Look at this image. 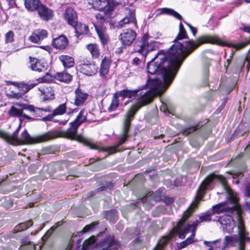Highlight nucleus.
Wrapping results in <instances>:
<instances>
[{
    "instance_id": "nucleus-1",
    "label": "nucleus",
    "mask_w": 250,
    "mask_h": 250,
    "mask_svg": "<svg viewBox=\"0 0 250 250\" xmlns=\"http://www.w3.org/2000/svg\"><path fill=\"white\" fill-rule=\"evenodd\" d=\"M180 61L176 62V58L171 55L168 51V58L163 52H159L150 62L147 63L148 73L160 75L162 80L158 78L153 79L149 85H151L150 90L145 93H140L136 103L131 105L127 110L124 120L122 135L115 146L104 148V151L109 153H115L117 148L125 143L129 135L128 132L130 124L136 112L142 107L150 103L154 98L162 95L167 88L174 80L180 66Z\"/></svg>"
},
{
    "instance_id": "nucleus-2",
    "label": "nucleus",
    "mask_w": 250,
    "mask_h": 250,
    "mask_svg": "<svg viewBox=\"0 0 250 250\" xmlns=\"http://www.w3.org/2000/svg\"><path fill=\"white\" fill-rule=\"evenodd\" d=\"M86 120L85 111L82 110L77 116L74 121L70 123V127L65 131H50L42 134L36 137H32L25 130L21 134L20 138H18V134L20 128V125L18 128L12 134L0 130V137L5 140L8 143H21L22 144H33L37 143H41L47 141L58 137H65L72 140H77L80 142L83 143L92 149H99L108 152V154H113L109 151H104L105 147L100 149L99 147L91 143L88 139L77 135V130L79 126Z\"/></svg>"
},
{
    "instance_id": "nucleus-3",
    "label": "nucleus",
    "mask_w": 250,
    "mask_h": 250,
    "mask_svg": "<svg viewBox=\"0 0 250 250\" xmlns=\"http://www.w3.org/2000/svg\"><path fill=\"white\" fill-rule=\"evenodd\" d=\"M218 181L222 184L224 190L228 193L229 199L233 204L231 207H227L226 203L223 202L213 206L212 209L213 214L227 212L231 213L233 216H236L237 220V228L239 229V234L240 238V246L243 245L245 238L244 223L242 218V211L240 205L238 203V198L236 194L228 186L225 178L221 175L211 174L208 175L202 183L195 197L194 201L191 204L187 210H189V213H192L194 209L197 208L199 203L203 197L204 191L208 188V187L214 181Z\"/></svg>"
},
{
    "instance_id": "nucleus-4",
    "label": "nucleus",
    "mask_w": 250,
    "mask_h": 250,
    "mask_svg": "<svg viewBox=\"0 0 250 250\" xmlns=\"http://www.w3.org/2000/svg\"><path fill=\"white\" fill-rule=\"evenodd\" d=\"M188 36L182 23L179 24V32L175 39L173 45L168 50L169 53L176 58V62L180 61L182 63L184 60L199 46L204 43H213L221 44L220 39L215 36H202L195 41L189 40L185 42L184 46L179 41L188 39Z\"/></svg>"
},
{
    "instance_id": "nucleus-5",
    "label": "nucleus",
    "mask_w": 250,
    "mask_h": 250,
    "mask_svg": "<svg viewBox=\"0 0 250 250\" xmlns=\"http://www.w3.org/2000/svg\"><path fill=\"white\" fill-rule=\"evenodd\" d=\"M191 215V213H189V210H186L182 216V218L178 222L177 226L174 227L175 233H177L179 238L184 239L185 238L186 234L191 232V235L188 237L186 240L181 242L179 245V249H183L188 246V244L193 242V238L195 234V230L197 226V223L192 224H186L185 222L187 220Z\"/></svg>"
},
{
    "instance_id": "nucleus-6",
    "label": "nucleus",
    "mask_w": 250,
    "mask_h": 250,
    "mask_svg": "<svg viewBox=\"0 0 250 250\" xmlns=\"http://www.w3.org/2000/svg\"><path fill=\"white\" fill-rule=\"evenodd\" d=\"M245 231V238L243 245L240 246V238L239 234V229H238V236L236 234H234L231 236H226L225 237L224 241V245L225 247L228 246H233L235 243L239 242V248L238 250H245V242L246 240H250V238L248 236V233L246 231L245 227H244Z\"/></svg>"
},
{
    "instance_id": "nucleus-7",
    "label": "nucleus",
    "mask_w": 250,
    "mask_h": 250,
    "mask_svg": "<svg viewBox=\"0 0 250 250\" xmlns=\"http://www.w3.org/2000/svg\"><path fill=\"white\" fill-rule=\"evenodd\" d=\"M124 17L118 22V26L120 28L127 24H133L135 26L137 25V21L135 18V12L130 9L125 7L122 11Z\"/></svg>"
},
{
    "instance_id": "nucleus-8",
    "label": "nucleus",
    "mask_w": 250,
    "mask_h": 250,
    "mask_svg": "<svg viewBox=\"0 0 250 250\" xmlns=\"http://www.w3.org/2000/svg\"><path fill=\"white\" fill-rule=\"evenodd\" d=\"M233 215L230 214H225L220 217L218 219V222L222 226L224 231L228 233H231L235 226L233 220Z\"/></svg>"
},
{
    "instance_id": "nucleus-9",
    "label": "nucleus",
    "mask_w": 250,
    "mask_h": 250,
    "mask_svg": "<svg viewBox=\"0 0 250 250\" xmlns=\"http://www.w3.org/2000/svg\"><path fill=\"white\" fill-rule=\"evenodd\" d=\"M120 40L124 46H128L133 42L136 37L135 31L132 29L123 30L121 33Z\"/></svg>"
},
{
    "instance_id": "nucleus-10",
    "label": "nucleus",
    "mask_w": 250,
    "mask_h": 250,
    "mask_svg": "<svg viewBox=\"0 0 250 250\" xmlns=\"http://www.w3.org/2000/svg\"><path fill=\"white\" fill-rule=\"evenodd\" d=\"M135 49L136 51L140 52L143 55H146L148 52L153 50L155 49V45L154 42H148L144 38L142 42L136 44Z\"/></svg>"
},
{
    "instance_id": "nucleus-11",
    "label": "nucleus",
    "mask_w": 250,
    "mask_h": 250,
    "mask_svg": "<svg viewBox=\"0 0 250 250\" xmlns=\"http://www.w3.org/2000/svg\"><path fill=\"white\" fill-rule=\"evenodd\" d=\"M64 18L67 23L72 26H75L77 23L76 12L71 7H68L64 13Z\"/></svg>"
},
{
    "instance_id": "nucleus-12",
    "label": "nucleus",
    "mask_w": 250,
    "mask_h": 250,
    "mask_svg": "<svg viewBox=\"0 0 250 250\" xmlns=\"http://www.w3.org/2000/svg\"><path fill=\"white\" fill-rule=\"evenodd\" d=\"M103 250H119V245L112 236L105 239L102 244Z\"/></svg>"
},
{
    "instance_id": "nucleus-13",
    "label": "nucleus",
    "mask_w": 250,
    "mask_h": 250,
    "mask_svg": "<svg viewBox=\"0 0 250 250\" xmlns=\"http://www.w3.org/2000/svg\"><path fill=\"white\" fill-rule=\"evenodd\" d=\"M75 96L74 99V104L77 106H81L86 102L87 99L88 94L84 92L80 88H77L75 92Z\"/></svg>"
},
{
    "instance_id": "nucleus-14",
    "label": "nucleus",
    "mask_w": 250,
    "mask_h": 250,
    "mask_svg": "<svg viewBox=\"0 0 250 250\" xmlns=\"http://www.w3.org/2000/svg\"><path fill=\"white\" fill-rule=\"evenodd\" d=\"M81 72L87 76H92L97 72L98 67L94 63H83L80 65Z\"/></svg>"
},
{
    "instance_id": "nucleus-15",
    "label": "nucleus",
    "mask_w": 250,
    "mask_h": 250,
    "mask_svg": "<svg viewBox=\"0 0 250 250\" xmlns=\"http://www.w3.org/2000/svg\"><path fill=\"white\" fill-rule=\"evenodd\" d=\"M47 36V32L44 29L35 30L30 37V40L34 43H39Z\"/></svg>"
},
{
    "instance_id": "nucleus-16",
    "label": "nucleus",
    "mask_w": 250,
    "mask_h": 250,
    "mask_svg": "<svg viewBox=\"0 0 250 250\" xmlns=\"http://www.w3.org/2000/svg\"><path fill=\"white\" fill-rule=\"evenodd\" d=\"M88 3L91 5L94 8L100 9H104L105 11L112 10L111 7L108 6V0H87Z\"/></svg>"
},
{
    "instance_id": "nucleus-17",
    "label": "nucleus",
    "mask_w": 250,
    "mask_h": 250,
    "mask_svg": "<svg viewBox=\"0 0 250 250\" xmlns=\"http://www.w3.org/2000/svg\"><path fill=\"white\" fill-rule=\"evenodd\" d=\"M37 83L28 82L27 83H20L18 85V87L20 88L22 91V93H13V97L16 99H19L21 98L23 94L27 93L30 89L33 88Z\"/></svg>"
},
{
    "instance_id": "nucleus-18",
    "label": "nucleus",
    "mask_w": 250,
    "mask_h": 250,
    "mask_svg": "<svg viewBox=\"0 0 250 250\" xmlns=\"http://www.w3.org/2000/svg\"><path fill=\"white\" fill-rule=\"evenodd\" d=\"M111 7L112 10L110 11H105L104 9H100L99 8H97L101 12H103V13L101 12L100 13L97 14L96 15V19L99 21L101 23L103 22H106L108 21L109 17V14L111 12H112L114 9V7L110 1L108 0V7Z\"/></svg>"
},
{
    "instance_id": "nucleus-19",
    "label": "nucleus",
    "mask_w": 250,
    "mask_h": 250,
    "mask_svg": "<svg viewBox=\"0 0 250 250\" xmlns=\"http://www.w3.org/2000/svg\"><path fill=\"white\" fill-rule=\"evenodd\" d=\"M38 11L40 17L43 20L48 21L51 19L53 15V11L42 4L38 8Z\"/></svg>"
},
{
    "instance_id": "nucleus-20",
    "label": "nucleus",
    "mask_w": 250,
    "mask_h": 250,
    "mask_svg": "<svg viewBox=\"0 0 250 250\" xmlns=\"http://www.w3.org/2000/svg\"><path fill=\"white\" fill-rule=\"evenodd\" d=\"M68 44V40L64 35H61L54 39L52 44L56 49H64Z\"/></svg>"
},
{
    "instance_id": "nucleus-21",
    "label": "nucleus",
    "mask_w": 250,
    "mask_h": 250,
    "mask_svg": "<svg viewBox=\"0 0 250 250\" xmlns=\"http://www.w3.org/2000/svg\"><path fill=\"white\" fill-rule=\"evenodd\" d=\"M47 65L46 63L41 62L37 59H33L31 60V68L35 71L39 72H45L47 70Z\"/></svg>"
},
{
    "instance_id": "nucleus-22",
    "label": "nucleus",
    "mask_w": 250,
    "mask_h": 250,
    "mask_svg": "<svg viewBox=\"0 0 250 250\" xmlns=\"http://www.w3.org/2000/svg\"><path fill=\"white\" fill-rule=\"evenodd\" d=\"M146 87V84L143 85L141 87H139L137 89L134 90H130L128 89H125L119 91V92H116L118 95L119 97H122L123 98H131L132 97L136 95L139 91L140 90L145 89Z\"/></svg>"
},
{
    "instance_id": "nucleus-23",
    "label": "nucleus",
    "mask_w": 250,
    "mask_h": 250,
    "mask_svg": "<svg viewBox=\"0 0 250 250\" xmlns=\"http://www.w3.org/2000/svg\"><path fill=\"white\" fill-rule=\"evenodd\" d=\"M175 232L174 228L171 231L169 235L165 236L162 238L153 250H162L168 241L174 235Z\"/></svg>"
},
{
    "instance_id": "nucleus-24",
    "label": "nucleus",
    "mask_w": 250,
    "mask_h": 250,
    "mask_svg": "<svg viewBox=\"0 0 250 250\" xmlns=\"http://www.w3.org/2000/svg\"><path fill=\"white\" fill-rule=\"evenodd\" d=\"M95 28L102 43L104 45L107 44L109 37L106 32L105 27L101 26V28H99L98 26H95Z\"/></svg>"
},
{
    "instance_id": "nucleus-25",
    "label": "nucleus",
    "mask_w": 250,
    "mask_h": 250,
    "mask_svg": "<svg viewBox=\"0 0 250 250\" xmlns=\"http://www.w3.org/2000/svg\"><path fill=\"white\" fill-rule=\"evenodd\" d=\"M110 63V60L106 57H105L102 61L100 72L103 78L106 77V75L109 71Z\"/></svg>"
},
{
    "instance_id": "nucleus-26",
    "label": "nucleus",
    "mask_w": 250,
    "mask_h": 250,
    "mask_svg": "<svg viewBox=\"0 0 250 250\" xmlns=\"http://www.w3.org/2000/svg\"><path fill=\"white\" fill-rule=\"evenodd\" d=\"M41 4H42L39 0H24L25 6L29 11L38 10Z\"/></svg>"
},
{
    "instance_id": "nucleus-27",
    "label": "nucleus",
    "mask_w": 250,
    "mask_h": 250,
    "mask_svg": "<svg viewBox=\"0 0 250 250\" xmlns=\"http://www.w3.org/2000/svg\"><path fill=\"white\" fill-rule=\"evenodd\" d=\"M59 60L65 68H70L74 65V59L69 56L61 55L59 57Z\"/></svg>"
},
{
    "instance_id": "nucleus-28",
    "label": "nucleus",
    "mask_w": 250,
    "mask_h": 250,
    "mask_svg": "<svg viewBox=\"0 0 250 250\" xmlns=\"http://www.w3.org/2000/svg\"><path fill=\"white\" fill-rule=\"evenodd\" d=\"M87 49L90 52L93 58H98L100 55V50L97 44L95 43L89 44Z\"/></svg>"
},
{
    "instance_id": "nucleus-29",
    "label": "nucleus",
    "mask_w": 250,
    "mask_h": 250,
    "mask_svg": "<svg viewBox=\"0 0 250 250\" xmlns=\"http://www.w3.org/2000/svg\"><path fill=\"white\" fill-rule=\"evenodd\" d=\"M55 78L57 80L64 83H69L72 80L71 75L65 72L57 73Z\"/></svg>"
},
{
    "instance_id": "nucleus-30",
    "label": "nucleus",
    "mask_w": 250,
    "mask_h": 250,
    "mask_svg": "<svg viewBox=\"0 0 250 250\" xmlns=\"http://www.w3.org/2000/svg\"><path fill=\"white\" fill-rule=\"evenodd\" d=\"M75 31L77 36L83 34H86L88 32V28L87 26L81 23H77L75 26Z\"/></svg>"
},
{
    "instance_id": "nucleus-31",
    "label": "nucleus",
    "mask_w": 250,
    "mask_h": 250,
    "mask_svg": "<svg viewBox=\"0 0 250 250\" xmlns=\"http://www.w3.org/2000/svg\"><path fill=\"white\" fill-rule=\"evenodd\" d=\"M8 115L12 117H20L22 115V109L12 106L8 111Z\"/></svg>"
},
{
    "instance_id": "nucleus-32",
    "label": "nucleus",
    "mask_w": 250,
    "mask_h": 250,
    "mask_svg": "<svg viewBox=\"0 0 250 250\" xmlns=\"http://www.w3.org/2000/svg\"><path fill=\"white\" fill-rule=\"evenodd\" d=\"M161 13L167 14L172 15L176 19H179L180 20H181L182 19V16L178 13L170 8H164L161 10Z\"/></svg>"
},
{
    "instance_id": "nucleus-33",
    "label": "nucleus",
    "mask_w": 250,
    "mask_h": 250,
    "mask_svg": "<svg viewBox=\"0 0 250 250\" xmlns=\"http://www.w3.org/2000/svg\"><path fill=\"white\" fill-rule=\"evenodd\" d=\"M33 221L31 220H28L26 222L20 224L16 226L15 230L16 231H23L27 229L29 227L33 225Z\"/></svg>"
},
{
    "instance_id": "nucleus-34",
    "label": "nucleus",
    "mask_w": 250,
    "mask_h": 250,
    "mask_svg": "<svg viewBox=\"0 0 250 250\" xmlns=\"http://www.w3.org/2000/svg\"><path fill=\"white\" fill-rule=\"evenodd\" d=\"M119 96L115 93L112 98V102L108 109L109 111H112L116 109L119 106V102L118 98Z\"/></svg>"
},
{
    "instance_id": "nucleus-35",
    "label": "nucleus",
    "mask_w": 250,
    "mask_h": 250,
    "mask_svg": "<svg viewBox=\"0 0 250 250\" xmlns=\"http://www.w3.org/2000/svg\"><path fill=\"white\" fill-rule=\"evenodd\" d=\"M66 110V105L65 104H60L58 107L53 111V116L62 115L63 114Z\"/></svg>"
},
{
    "instance_id": "nucleus-36",
    "label": "nucleus",
    "mask_w": 250,
    "mask_h": 250,
    "mask_svg": "<svg viewBox=\"0 0 250 250\" xmlns=\"http://www.w3.org/2000/svg\"><path fill=\"white\" fill-rule=\"evenodd\" d=\"M14 34L12 31L8 32L5 36V41L6 43L12 42L14 41Z\"/></svg>"
},
{
    "instance_id": "nucleus-37",
    "label": "nucleus",
    "mask_w": 250,
    "mask_h": 250,
    "mask_svg": "<svg viewBox=\"0 0 250 250\" xmlns=\"http://www.w3.org/2000/svg\"><path fill=\"white\" fill-rule=\"evenodd\" d=\"M95 238H90L89 239L85 240L83 246V250H86L89 245L94 243Z\"/></svg>"
},
{
    "instance_id": "nucleus-38",
    "label": "nucleus",
    "mask_w": 250,
    "mask_h": 250,
    "mask_svg": "<svg viewBox=\"0 0 250 250\" xmlns=\"http://www.w3.org/2000/svg\"><path fill=\"white\" fill-rule=\"evenodd\" d=\"M25 109H26L30 111L34 112L36 117H38V113L40 112V110H41L40 108L35 107L34 106L31 105H28L27 107L25 108ZM39 116H40V115Z\"/></svg>"
},
{
    "instance_id": "nucleus-39",
    "label": "nucleus",
    "mask_w": 250,
    "mask_h": 250,
    "mask_svg": "<svg viewBox=\"0 0 250 250\" xmlns=\"http://www.w3.org/2000/svg\"><path fill=\"white\" fill-rule=\"evenodd\" d=\"M141 62L140 59L137 57L133 59L132 61V65L130 67H133V69L136 70L139 68L138 65Z\"/></svg>"
},
{
    "instance_id": "nucleus-40",
    "label": "nucleus",
    "mask_w": 250,
    "mask_h": 250,
    "mask_svg": "<svg viewBox=\"0 0 250 250\" xmlns=\"http://www.w3.org/2000/svg\"><path fill=\"white\" fill-rule=\"evenodd\" d=\"M211 214H204L202 216H200V217H199V219H200V222H205V221H210L211 219Z\"/></svg>"
},
{
    "instance_id": "nucleus-41",
    "label": "nucleus",
    "mask_w": 250,
    "mask_h": 250,
    "mask_svg": "<svg viewBox=\"0 0 250 250\" xmlns=\"http://www.w3.org/2000/svg\"><path fill=\"white\" fill-rule=\"evenodd\" d=\"M54 229H53V228H51L49 230H48L45 233V234L43 236V237H42L43 240H44V241L48 239V238L51 235V234H52V233L54 231Z\"/></svg>"
},
{
    "instance_id": "nucleus-42",
    "label": "nucleus",
    "mask_w": 250,
    "mask_h": 250,
    "mask_svg": "<svg viewBox=\"0 0 250 250\" xmlns=\"http://www.w3.org/2000/svg\"><path fill=\"white\" fill-rule=\"evenodd\" d=\"M96 224V223L95 222H93V223H92L91 224H89V225H87L86 226H85L83 229V231L84 232H86L88 231H89V230H90L92 228H93L94 227V226Z\"/></svg>"
},
{
    "instance_id": "nucleus-43",
    "label": "nucleus",
    "mask_w": 250,
    "mask_h": 250,
    "mask_svg": "<svg viewBox=\"0 0 250 250\" xmlns=\"http://www.w3.org/2000/svg\"><path fill=\"white\" fill-rule=\"evenodd\" d=\"M52 80L51 76L47 72L46 73V75L42 77V81L44 82H48Z\"/></svg>"
},
{
    "instance_id": "nucleus-44",
    "label": "nucleus",
    "mask_w": 250,
    "mask_h": 250,
    "mask_svg": "<svg viewBox=\"0 0 250 250\" xmlns=\"http://www.w3.org/2000/svg\"><path fill=\"white\" fill-rule=\"evenodd\" d=\"M184 22L189 28L191 32H192L193 35L194 36H195L197 33V29L195 28H194V27H193L192 25H191L190 24L187 22L186 21H184Z\"/></svg>"
},
{
    "instance_id": "nucleus-45",
    "label": "nucleus",
    "mask_w": 250,
    "mask_h": 250,
    "mask_svg": "<svg viewBox=\"0 0 250 250\" xmlns=\"http://www.w3.org/2000/svg\"><path fill=\"white\" fill-rule=\"evenodd\" d=\"M245 194L250 197V183H248L246 185Z\"/></svg>"
},
{
    "instance_id": "nucleus-46",
    "label": "nucleus",
    "mask_w": 250,
    "mask_h": 250,
    "mask_svg": "<svg viewBox=\"0 0 250 250\" xmlns=\"http://www.w3.org/2000/svg\"><path fill=\"white\" fill-rule=\"evenodd\" d=\"M54 116H53V114L52 115H48L47 116L42 118V121L44 122L51 121Z\"/></svg>"
},
{
    "instance_id": "nucleus-47",
    "label": "nucleus",
    "mask_w": 250,
    "mask_h": 250,
    "mask_svg": "<svg viewBox=\"0 0 250 250\" xmlns=\"http://www.w3.org/2000/svg\"><path fill=\"white\" fill-rule=\"evenodd\" d=\"M21 246L28 245L30 243V241L27 239V238H24L21 240Z\"/></svg>"
},
{
    "instance_id": "nucleus-48",
    "label": "nucleus",
    "mask_w": 250,
    "mask_h": 250,
    "mask_svg": "<svg viewBox=\"0 0 250 250\" xmlns=\"http://www.w3.org/2000/svg\"><path fill=\"white\" fill-rule=\"evenodd\" d=\"M40 112L38 114H40L42 111H44L46 112H49L51 111V107H47L45 108H40Z\"/></svg>"
},
{
    "instance_id": "nucleus-49",
    "label": "nucleus",
    "mask_w": 250,
    "mask_h": 250,
    "mask_svg": "<svg viewBox=\"0 0 250 250\" xmlns=\"http://www.w3.org/2000/svg\"><path fill=\"white\" fill-rule=\"evenodd\" d=\"M21 116L28 120H30V121H33L35 120V119L32 118L30 117V116H29L26 114H24L23 113H22V115H21Z\"/></svg>"
},
{
    "instance_id": "nucleus-50",
    "label": "nucleus",
    "mask_w": 250,
    "mask_h": 250,
    "mask_svg": "<svg viewBox=\"0 0 250 250\" xmlns=\"http://www.w3.org/2000/svg\"><path fill=\"white\" fill-rule=\"evenodd\" d=\"M120 0H114V1H111V4H113V7L117 4H119L120 3H121V2L120 1Z\"/></svg>"
},
{
    "instance_id": "nucleus-51",
    "label": "nucleus",
    "mask_w": 250,
    "mask_h": 250,
    "mask_svg": "<svg viewBox=\"0 0 250 250\" xmlns=\"http://www.w3.org/2000/svg\"><path fill=\"white\" fill-rule=\"evenodd\" d=\"M194 130H195V129L193 128H189V129H188L187 130H186L185 132V134H189V133L192 132L193 131H194Z\"/></svg>"
},
{
    "instance_id": "nucleus-52",
    "label": "nucleus",
    "mask_w": 250,
    "mask_h": 250,
    "mask_svg": "<svg viewBox=\"0 0 250 250\" xmlns=\"http://www.w3.org/2000/svg\"><path fill=\"white\" fill-rule=\"evenodd\" d=\"M244 31L246 32L250 33V27H245L244 28Z\"/></svg>"
},
{
    "instance_id": "nucleus-53",
    "label": "nucleus",
    "mask_w": 250,
    "mask_h": 250,
    "mask_svg": "<svg viewBox=\"0 0 250 250\" xmlns=\"http://www.w3.org/2000/svg\"><path fill=\"white\" fill-rule=\"evenodd\" d=\"M245 151L250 152V143L245 148Z\"/></svg>"
},
{
    "instance_id": "nucleus-54",
    "label": "nucleus",
    "mask_w": 250,
    "mask_h": 250,
    "mask_svg": "<svg viewBox=\"0 0 250 250\" xmlns=\"http://www.w3.org/2000/svg\"><path fill=\"white\" fill-rule=\"evenodd\" d=\"M68 121V120H65L64 121H62V122H60V123L63 125H65L66 124L67 122Z\"/></svg>"
},
{
    "instance_id": "nucleus-55",
    "label": "nucleus",
    "mask_w": 250,
    "mask_h": 250,
    "mask_svg": "<svg viewBox=\"0 0 250 250\" xmlns=\"http://www.w3.org/2000/svg\"><path fill=\"white\" fill-rule=\"evenodd\" d=\"M209 243V242H208V241H205L204 242V244L205 245H207V246H208V244Z\"/></svg>"
},
{
    "instance_id": "nucleus-56",
    "label": "nucleus",
    "mask_w": 250,
    "mask_h": 250,
    "mask_svg": "<svg viewBox=\"0 0 250 250\" xmlns=\"http://www.w3.org/2000/svg\"><path fill=\"white\" fill-rule=\"evenodd\" d=\"M245 1L247 3H250V0H245Z\"/></svg>"
},
{
    "instance_id": "nucleus-57",
    "label": "nucleus",
    "mask_w": 250,
    "mask_h": 250,
    "mask_svg": "<svg viewBox=\"0 0 250 250\" xmlns=\"http://www.w3.org/2000/svg\"><path fill=\"white\" fill-rule=\"evenodd\" d=\"M227 62H228V65H229V62H230L229 60H227Z\"/></svg>"
},
{
    "instance_id": "nucleus-58",
    "label": "nucleus",
    "mask_w": 250,
    "mask_h": 250,
    "mask_svg": "<svg viewBox=\"0 0 250 250\" xmlns=\"http://www.w3.org/2000/svg\"><path fill=\"white\" fill-rule=\"evenodd\" d=\"M241 172H239L237 174L236 176H238V175H241Z\"/></svg>"
},
{
    "instance_id": "nucleus-59",
    "label": "nucleus",
    "mask_w": 250,
    "mask_h": 250,
    "mask_svg": "<svg viewBox=\"0 0 250 250\" xmlns=\"http://www.w3.org/2000/svg\"><path fill=\"white\" fill-rule=\"evenodd\" d=\"M42 48H44V49H45V48L46 47H48V46H43V47H42Z\"/></svg>"
},
{
    "instance_id": "nucleus-60",
    "label": "nucleus",
    "mask_w": 250,
    "mask_h": 250,
    "mask_svg": "<svg viewBox=\"0 0 250 250\" xmlns=\"http://www.w3.org/2000/svg\"><path fill=\"white\" fill-rule=\"evenodd\" d=\"M70 176H68L67 177V180H69L70 179Z\"/></svg>"
},
{
    "instance_id": "nucleus-61",
    "label": "nucleus",
    "mask_w": 250,
    "mask_h": 250,
    "mask_svg": "<svg viewBox=\"0 0 250 250\" xmlns=\"http://www.w3.org/2000/svg\"><path fill=\"white\" fill-rule=\"evenodd\" d=\"M208 250H213V249L212 248H210V249H208Z\"/></svg>"
},
{
    "instance_id": "nucleus-62",
    "label": "nucleus",
    "mask_w": 250,
    "mask_h": 250,
    "mask_svg": "<svg viewBox=\"0 0 250 250\" xmlns=\"http://www.w3.org/2000/svg\"><path fill=\"white\" fill-rule=\"evenodd\" d=\"M160 109H161V110H162V107H160Z\"/></svg>"
},
{
    "instance_id": "nucleus-63",
    "label": "nucleus",
    "mask_w": 250,
    "mask_h": 250,
    "mask_svg": "<svg viewBox=\"0 0 250 250\" xmlns=\"http://www.w3.org/2000/svg\"><path fill=\"white\" fill-rule=\"evenodd\" d=\"M54 122H57V120H54Z\"/></svg>"
},
{
    "instance_id": "nucleus-64",
    "label": "nucleus",
    "mask_w": 250,
    "mask_h": 250,
    "mask_svg": "<svg viewBox=\"0 0 250 250\" xmlns=\"http://www.w3.org/2000/svg\"><path fill=\"white\" fill-rule=\"evenodd\" d=\"M65 250H70L67 248Z\"/></svg>"
}]
</instances>
